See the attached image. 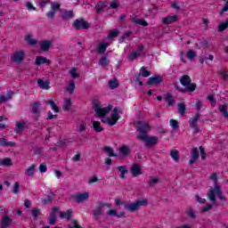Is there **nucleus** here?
<instances>
[{"label": "nucleus", "mask_w": 228, "mask_h": 228, "mask_svg": "<svg viewBox=\"0 0 228 228\" xmlns=\"http://www.w3.org/2000/svg\"><path fill=\"white\" fill-rule=\"evenodd\" d=\"M216 195L217 197H219L220 200H224V202L227 201V198L224 197L222 188L220 187V185H216L214 187V189H210L207 192V197L213 206H216Z\"/></svg>", "instance_id": "f257e3e1"}, {"label": "nucleus", "mask_w": 228, "mask_h": 228, "mask_svg": "<svg viewBox=\"0 0 228 228\" xmlns=\"http://www.w3.org/2000/svg\"><path fill=\"white\" fill-rule=\"evenodd\" d=\"M93 108L94 110V112L96 114V117L99 118H104L105 115H108L113 110V106L109 105L108 107L102 108V105L99 101H94L93 103Z\"/></svg>", "instance_id": "f03ea898"}, {"label": "nucleus", "mask_w": 228, "mask_h": 228, "mask_svg": "<svg viewBox=\"0 0 228 228\" xmlns=\"http://www.w3.org/2000/svg\"><path fill=\"white\" fill-rule=\"evenodd\" d=\"M137 138L141 142H143V143H145L148 149H152L154 145H158V142L159 140L158 136L156 135L151 136L149 134H146V135L137 134Z\"/></svg>", "instance_id": "7ed1b4c3"}, {"label": "nucleus", "mask_w": 228, "mask_h": 228, "mask_svg": "<svg viewBox=\"0 0 228 228\" xmlns=\"http://www.w3.org/2000/svg\"><path fill=\"white\" fill-rule=\"evenodd\" d=\"M120 119V108L115 107L111 111V118H108L106 120L102 119L103 124L108 126H115Z\"/></svg>", "instance_id": "20e7f679"}, {"label": "nucleus", "mask_w": 228, "mask_h": 228, "mask_svg": "<svg viewBox=\"0 0 228 228\" xmlns=\"http://www.w3.org/2000/svg\"><path fill=\"white\" fill-rule=\"evenodd\" d=\"M141 206H147V200H142L134 201V203L125 204V209L130 211V213H134L140 209Z\"/></svg>", "instance_id": "39448f33"}, {"label": "nucleus", "mask_w": 228, "mask_h": 228, "mask_svg": "<svg viewBox=\"0 0 228 228\" xmlns=\"http://www.w3.org/2000/svg\"><path fill=\"white\" fill-rule=\"evenodd\" d=\"M137 131L138 134H142V136L147 135V133L151 131V125H149L146 121H137Z\"/></svg>", "instance_id": "423d86ee"}, {"label": "nucleus", "mask_w": 228, "mask_h": 228, "mask_svg": "<svg viewBox=\"0 0 228 228\" xmlns=\"http://www.w3.org/2000/svg\"><path fill=\"white\" fill-rule=\"evenodd\" d=\"M199 118H200V113L198 112L189 119L190 127L194 130V133H199Z\"/></svg>", "instance_id": "0eeeda50"}, {"label": "nucleus", "mask_w": 228, "mask_h": 228, "mask_svg": "<svg viewBox=\"0 0 228 228\" xmlns=\"http://www.w3.org/2000/svg\"><path fill=\"white\" fill-rule=\"evenodd\" d=\"M73 28H75V29H88V28H90V23L83 19L75 20Z\"/></svg>", "instance_id": "6e6552de"}, {"label": "nucleus", "mask_w": 228, "mask_h": 228, "mask_svg": "<svg viewBox=\"0 0 228 228\" xmlns=\"http://www.w3.org/2000/svg\"><path fill=\"white\" fill-rule=\"evenodd\" d=\"M90 199V193L84 191V192H77L74 196V200L77 204H81L83 202H86V200H88Z\"/></svg>", "instance_id": "1a4fd4ad"}, {"label": "nucleus", "mask_w": 228, "mask_h": 228, "mask_svg": "<svg viewBox=\"0 0 228 228\" xmlns=\"http://www.w3.org/2000/svg\"><path fill=\"white\" fill-rule=\"evenodd\" d=\"M145 47L143 46V45H139L137 51L135 52H132L129 55H128V60L129 61H134V60H137L138 58H140V56H142V53H143V49Z\"/></svg>", "instance_id": "9d476101"}, {"label": "nucleus", "mask_w": 228, "mask_h": 228, "mask_svg": "<svg viewBox=\"0 0 228 228\" xmlns=\"http://www.w3.org/2000/svg\"><path fill=\"white\" fill-rule=\"evenodd\" d=\"M174 86L176 90H178V92H181L182 94H191L192 92H195V89L197 88V85H191L189 87L187 88H181L179 86V83L175 82L174 83Z\"/></svg>", "instance_id": "9b49d317"}, {"label": "nucleus", "mask_w": 228, "mask_h": 228, "mask_svg": "<svg viewBox=\"0 0 228 228\" xmlns=\"http://www.w3.org/2000/svg\"><path fill=\"white\" fill-rule=\"evenodd\" d=\"M58 10H60V4H58V3H52V4H51V11L46 12L47 19H50L51 20H53V19H54V17L56 15V12H58Z\"/></svg>", "instance_id": "f8f14e48"}, {"label": "nucleus", "mask_w": 228, "mask_h": 228, "mask_svg": "<svg viewBox=\"0 0 228 228\" xmlns=\"http://www.w3.org/2000/svg\"><path fill=\"white\" fill-rule=\"evenodd\" d=\"M24 60V52L23 51H16L12 56L11 57V61L18 65L22 63Z\"/></svg>", "instance_id": "ddd939ff"}, {"label": "nucleus", "mask_w": 228, "mask_h": 228, "mask_svg": "<svg viewBox=\"0 0 228 228\" xmlns=\"http://www.w3.org/2000/svg\"><path fill=\"white\" fill-rule=\"evenodd\" d=\"M180 83L183 86H185L186 88H190L191 85H197L195 83H191V78L188 75H183L180 78Z\"/></svg>", "instance_id": "4468645a"}, {"label": "nucleus", "mask_w": 228, "mask_h": 228, "mask_svg": "<svg viewBox=\"0 0 228 228\" xmlns=\"http://www.w3.org/2000/svg\"><path fill=\"white\" fill-rule=\"evenodd\" d=\"M179 20V18L177 15L173 16H167L162 18V22L165 24V26H168L169 24H174V22H177Z\"/></svg>", "instance_id": "2eb2a0df"}, {"label": "nucleus", "mask_w": 228, "mask_h": 228, "mask_svg": "<svg viewBox=\"0 0 228 228\" xmlns=\"http://www.w3.org/2000/svg\"><path fill=\"white\" fill-rule=\"evenodd\" d=\"M163 82V77L161 76H156V77H151L148 79V82L146 83V85H148L149 86H151L152 85H159V83Z\"/></svg>", "instance_id": "dca6fc26"}, {"label": "nucleus", "mask_w": 228, "mask_h": 228, "mask_svg": "<svg viewBox=\"0 0 228 228\" xmlns=\"http://www.w3.org/2000/svg\"><path fill=\"white\" fill-rule=\"evenodd\" d=\"M60 211V208H53L52 209V212L50 213V217L48 219V224L50 225H54L56 224V213Z\"/></svg>", "instance_id": "f3484780"}, {"label": "nucleus", "mask_w": 228, "mask_h": 228, "mask_svg": "<svg viewBox=\"0 0 228 228\" xmlns=\"http://www.w3.org/2000/svg\"><path fill=\"white\" fill-rule=\"evenodd\" d=\"M25 128H26V122L17 121L14 127V133H16V134H20V133H22V131H24Z\"/></svg>", "instance_id": "a211bd4d"}, {"label": "nucleus", "mask_w": 228, "mask_h": 228, "mask_svg": "<svg viewBox=\"0 0 228 228\" xmlns=\"http://www.w3.org/2000/svg\"><path fill=\"white\" fill-rule=\"evenodd\" d=\"M53 45V42L49 40L40 41L39 46L41 47V51L46 53L51 49V46Z\"/></svg>", "instance_id": "6ab92c4d"}, {"label": "nucleus", "mask_w": 228, "mask_h": 228, "mask_svg": "<svg viewBox=\"0 0 228 228\" xmlns=\"http://www.w3.org/2000/svg\"><path fill=\"white\" fill-rule=\"evenodd\" d=\"M131 174L133 177H138V175H142V167L139 164H134L131 167Z\"/></svg>", "instance_id": "aec40b11"}, {"label": "nucleus", "mask_w": 228, "mask_h": 228, "mask_svg": "<svg viewBox=\"0 0 228 228\" xmlns=\"http://www.w3.org/2000/svg\"><path fill=\"white\" fill-rule=\"evenodd\" d=\"M45 63H47L49 65V63H51V60H48L46 57H44L41 55L36 57L35 64L37 67H40V65H44Z\"/></svg>", "instance_id": "412c9836"}, {"label": "nucleus", "mask_w": 228, "mask_h": 228, "mask_svg": "<svg viewBox=\"0 0 228 228\" xmlns=\"http://www.w3.org/2000/svg\"><path fill=\"white\" fill-rule=\"evenodd\" d=\"M12 224V220L10 218V216H4L2 217L1 228H8Z\"/></svg>", "instance_id": "4be33fe9"}, {"label": "nucleus", "mask_w": 228, "mask_h": 228, "mask_svg": "<svg viewBox=\"0 0 228 228\" xmlns=\"http://www.w3.org/2000/svg\"><path fill=\"white\" fill-rule=\"evenodd\" d=\"M40 106H42V103L40 102H35L31 104V113H34V115H40Z\"/></svg>", "instance_id": "5701e85b"}, {"label": "nucleus", "mask_w": 228, "mask_h": 228, "mask_svg": "<svg viewBox=\"0 0 228 228\" xmlns=\"http://www.w3.org/2000/svg\"><path fill=\"white\" fill-rule=\"evenodd\" d=\"M108 216H116V218H122L126 216V212H120L119 214L115 209H110L107 212Z\"/></svg>", "instance_id": "b1692460"}, {"label": "nucleus", "mask_w": 228, "mask_h": 228, "mask_svg": "<svg viewBox=\"0 0 228 228\" xmlns=\"http://www.w3.org/2000/svg\"><path fill=\"white\" fill-rule=\"evenodd\" d=\"M108 6V3L103 1H99L97 4L95 5L96 13H102L103 12L104 8Z\"/></svg>", "instance_id": "393cba45"}, {"label": "nucleus", "mask_w": 228, "mask_h": 228, "mask_svg": "<svg viewBox=\"0 0 228 228\" xmlns=\"http://www.w3.org/2000/svg\"><path fill=\"white\" fill-rule=\"evenodd\" d=\"M37 86L39 88H42V90H49V88H51L49 86V82L44 81L42 78L37 79Z\"/></svg>", "instance_id": "a878e982"}, {"label": "nucleus", "mask_w": 228, "mask_h": 228, "mask_svg": "<svg viewBox=\"0 0 228 228\" xmlns=\"http://www.w3.org/2000/svg\"><path fill=\"white\" fill-rule=\"evenodd\" d=\"M0 146L1 147H15L13 142H8L5 138H0Z\"/></svg>", "instance_id": "bb28decb"}, {"label": "nucleus", "mask_w": 228, "mask_h": 228, "mask_svg": "<svg viewBox=\"0 0 228 228\" xmlns=\"http://www.w3.org/2000/svg\"><path fill=\"white\" fill-rule=\"evenodd\" d=\"M93 128L95 131V133H102L104 131V128L101 126V122L99 121H92Z\"/></svg>", "instance_id": "cd10ccee"}, {"label": "nucleus", "mask_w": 228, "mask_h": 228, "mask_svg": "<svg viewBox=\"0 0 228 228\" xmlns=\"http://www.w3.org/2000/svg\"><path fill=\"white\" fill-rule=\"evenodd\" d=\"M35 168H37V165L32 164L30 167H28L25 170V174H26L28 177H33V175H35Z\"/></svg>", "instance_id": "c85d7f7f"}, {"label": "nucleus", "mask_w": 228, "mask_h": 228, "mask_svg": "<svg viewBox=\"0 0 228 228\" xmlns=\"http://www.w3.org/2000/svg\"><path fill=\"white\" fill-rule=\"evenodd\" d=\"M102 209H104V204L100 203V205L94 210L93 215L96 217L101 216L102 215Z\"/></svg>", "instance_id": "c756f323"}, {"label": "nucleus", "mask_w": 228, "mask_h": 228, "mask_svg": "<svg viewBox=\"0 0 228 228\" xmlns=\"http://www.w3.org/2000/svg\"><path fill=\"white\" fill-rule=\"evenodd\" d=\"M152 74L151 71L147 70L145 67L140 69V73L137 75L139 77H149Z\"/></svg>", "instance_id": "7c9ffc66"}, {"label": "nucleus", "mask_w": 228, "mask_h": 228, "mask_svg": "<svg viewBox=\"0 0 228 228\" xmlns=\"http://www.w3.org/2000/svg\"><path fill=\"white\" fill-rule=\"evenodd\" d=\"M119 152L124 156H129V154H131V149L127 145H123L119 148Z\"/></svg>", "instance_id": "2f4dec72"}, {"label": "nucleus", "mask_w": 228, "mask_h": 228, "mask_svg": "<svg viewBox=\"0 0 228 228\" xmlns=\"http://www.w3.org/2000/svg\"><path fill=\"white\" fill-rule=\"evenodd\" d=\"M164 101L167 102L168 106H174V103L175 102V100H174V96L170 94L165 95Z\"/></svg>", "instance_id": "473e14b6"}, {"label": "nucleus", "mask_w": 228, "mask_h": 228, "mask_svg": "<svg viewBox=\"0 0 228 228\" xmlns=\"http://www.w3.org/2000/svg\"><path fill=\"white\" fill-rule=\"evenodd\" d=\"M110 46V43H101L98 45V53L100 54H102L103 53H106V49Z\"/></svg>", "instance_id": "72a5a7b5"}, {"label": "nucleus", "mask_w": 228, "mask_h": 228, "mask_svg": "<svg viewBox=\"0 0 228 228\" xmlns=\"http://www.w3.org/2000/svg\"><path fill=\"white\" fill-rule=\"evenodd\" d=\"M60 216L65 220H70L72 217V210L69 209L66 212H61Z\"/></svg>", "instance_id": "f704fd0d"}, {"label": "nucleus", "mask_w": 228, "mask_h": 228, "mask_svg": "<svg viewBox=\"0 0 228 228\" xmlns=\"http://www.w3.org/2000/svg\"><path fill=\"white\" fill-rule=\"evenodd\" d=\"M66 90L72 95V94H74V90H76V82L74 80H70Z\"/></svg>", "instance_id": "c9c22d12"}, {"label": "nucleus", "mask_w": 228, "mask_h": 228, "mask_svg": "<svg viewBox=\"0 0 228 228\" xmlns=\"http://www.w3.org/2000/svg\"><path fill=\"white\" fill-rule=\"evenodd\" d=\"M227 28H228V19H226L225 21L220 23L217 26V31L219 33H222V31H225V29H227Z\"/></svg>", "instance_id": "e433bc0d"}, {"label": "nucleus", "mask_w": 228, "mask_h": 228, "mask_svg": "<svg viewBox=\"0 0 228 228\" xmlns=\"http://www.w3.org/2000/svg\"><path fill=\"white\" fill-rule=\"evenodd\" d=\"M118 170L120 172V178L126 179V174H127V167L126 166H119L118 167Z\"/></svg>", "instance_id": "4c0bfd02"}, {"label": "nucleus", "mask_w": 228, "mask_h": 228, "mask_svg": "<svg viewBox=\"0 0 228 228\" xmlns=\"http://www.w3.org/2000/svg\"><path fill=\"white\" fill-rule=\"evenodd\" d=\"M218 76H220L221 79H223V81H228V74H227V70L221 69L217 71Z\"/></svg>", "instance_id": "58836bf2"}, {"label": "nucleus", "mask_w": 228, "mask_h": 228, "mask_svg": "<svg viewBox=\"0 0 228 228\" xmlns=\"http://www.w3.org/2000/svg\"><path fill=\"white\" fill-rule=\"evenodd\" d=\"M109 88H110L111 90L118 88V80L117 78L110 79L109 81Z\"/></svg>", "instance_id": "ea45409f"}, {"label": "nucleus", "mask_w": 228, "mask_h": 228, "mask_svg": "<svg viewBox=\"0 0 228 228\" xmlns=\"http://www.w3.org/2000/svg\"><path fill=\"white\" fill-rule=\"evenodd\" d=\"M170 157L172 158V159H174V161L178 163L179 162V151H177V150H171Z\"/></svg>", "instance_id": "a19ab883"}, {"label": "nucleus", "mask_w": 228, "mask_h": 228, "mask_svg": "<svg viewBox=\"0 0 228 228\" xmlns=\"http://www.w3.org/2000/svg\"><path fill=\"white\" fill-rule=\"evenodd\" d=\"M105 152H107L108 156L110 158H117V154L113 152V149L111 147L105 146L102 148Z\"/></svg>", "instance_id": "79ce46f5"}, {"label": "nucleus", "mask_w": 228, "mask_h": 228, "mask_svg": "<svg viewBox=\"0 0 228 228\" xmlns=\"http://www.w3.org/2000/svg\"><path fill=\"white\" fill-rule=\"evenodd\" d=\"M74 17V12H72L71 11H65L62 14H61V18L64 20H67L69 19H72Z\"/></svg>", "instance_id": "37998d69"}, {"label": "nucleus", "mask_w": 228, "mask_h": 228, "mask_svg": "<svg viewBox=\"0 0 228 228\" xmlns=\"http://www.w3.org/2000/svg\"><path fill=\"white\" fill-rule=\"evenodd\" d=\"M0 167H12L11 159L5 158L3 159H0Z\"/></svg>", "instance_id": "c03bdc74"}, {"label": "nucleus", "mask_w": 228, "mask_h": 228, "mask_svg": "<svg viewBox=\"0 0 228 228\" xmlns=\"http://www.w3.org/2000/svg\"><path fill=\"white\" fill-rule=\"evenodd\" d=\"M70 106H72V102L70 99H66L64 101V104L62 105L63 111H69V110H70Z\"/></svg>", "instance_id": "a18cd8bd"}, {"label": "nucleus", "mask_w": 228, "mask_h": 228, "mask_svg": "<svg viewBox=\"0 0 228 228\" xmlns=\"http://www.w3.org/2000/svg\"><path fill=\"white\" fill-rule=\"evenodd\" d=\"M219 111L223 115V117H224V118H228L227 105L219 106Z\"/></svg>", "instance_id": "49530a36"}, {"label": "nucleus", "mask_w": 228, "mask_h": 228, "mask_svg": "<svg viewBox=\"0 0 228 228\" xmlns=\"http://www.w3.org/2000/svg\"><path fill=\"white\" fill-rule=\"evenodd\" d=\"M178 113L182 116L186 113V104L184 102L178 103Z\"/></svg>", "instance_id": "de8ad7c7"}, {"label": "nucleus", "mask_w": 228, "mask_h": 228, "mask_svg": "<svg viewBox=\"0 0 228 228\" xmlns=\"http://www.w3.org/2000/svg\"><path fill=\"white\" fill-rule=\"evenodd\" d=\"M46 104H50L52 110L55 113H60V108L58 106H56V103L53 101H48V102H46Z\"/></svg>", "instance_id": "09e8293b"}, {"label": "nucleus", "mask_w": 228, "mask_h": 228, "mask_svg": "<svg viewBox=\"0 0 228 228\" xmlns=\"http://www.w3.org/2000/svg\"><path fill=\"white\" fill-rule=\"evenodd\" d=\"M100 65L103 68L105 67H108V63H110V60H108V57L106 56H102L101 59H100V61H99Z\"/></svg>", "instance_id": "8fccbe9b"}, {"label": "nucleus", "mask_w": 228, "mask_h": 228, "mask_svg": "<svg viewBox=\"0 0 228 228\" xmlns=\"http://www.w3.org/2000/svg\"><path fill=\"white\" fill-rule=\"evenodd\" d=\"M187 215L190 216V218H197V214L195 213V210H193V208L189 207L187 208Z\"/></svg>", "instance_id": "3c124183"}, {"label": "nucleus", "mask_w": 228, "mask_h": 228, "mask_svg": "<svg viewBox=\"0 0 228 228\" xmlns=\"http://www.w3.org/2000/svg\"><path fill=\"white\" fill-rule=\"evenodd\" d=\"M20 191V185L19 184V182L14 183V185L12 187V193L14 195H19V192Z\"/></svg>", "instance_id": "603ef678"}, {"label": "nucleus", "mask_w": 228, "mask_h": 228, "mask_svg": "<svg viewBox=\"0 0 228 228\" xmlns=\"http://www.w3.org/2000/svg\"><path fill=\"white\" fill-rule=\"evenodd\" d=\"M196 56H197V53H195V51H193V50H189V51L187 52V58H188L189 60L193 61V60H195Z\"/></svg>", "instance_id": "864d4df0"}, {"label": "nucleus", "mask_w": 228, "mask_h": 228, "mask_svg": "<svg viewBox=\"0 0 228 228\" xmlns=\"http://www.w3.org/2000/svg\"><path fill=\"white\" fill-rule=\"evenodd\" d=\"M169 124L172 127V129H174L175 131V129H179V122L175 119H170Z\"/></svg>", "instance_id": "5fc2aeb1"}, {"label": "nucleus", "mask_w": 228, "mask_h": 228, "mask_svg": "<svg viewBox=\"0 0 228 228\" xmlns=\"http://www.w3.org/2000/svg\"><path fill=\"white\" fill-rule=\"evenodd\" d=\"M119 34H120V31L117 29H113L110 32L108 38H117V37H118Z\"/></svg>", "instance_id": "6e6d98bb"}, {"label": "nucleus", "mask_w": 228, "mask_h": 228, "mask_svg": "<svg viewBox=\"0 0 228 228\" xmlns=\"http://www.w3.org/2000/svg\"><path fill=\"white\" fill-rule=\"evenodd\" d=\"M191 158L193 159H199V149L193 148L191 153Z\"/></svg>", "instance_id": "4d7b16f0"}, {"label": "nucleus", "mask_w": 228, "mask_h": 228, "mask_svg": "<svg viewBox=\"0 0 228 228\" xmlns=\"http://www.w3.org/2000/svg\"><path fill=\"white\" fill-rule=\"evenodd\" d=\"M26 40L29 45H37V44L38 43V41H37V39H33L29 36L26 37Z\"/></svg>", "instance_id": "13d9d810"}, {"label": "nucleus", "mask_w": 228, "mask_h": 228, "mask_svg": "<svg viewBox=\"0 0 228 228\" xmlns=\"http://www.w3.org/2000/svg\"><path fill=\"white\" fill-rule=\"evenodd\" d=\"M69 75L71 76V77H73L74 79H76V77H79V75H77V69L76 68H72L69 70Z\"/></svg>", "instance_id": "bf43d9fd"}, {"label": "nucleus", "mask_w": 228, "mask_h": 228, "mask_svg": "<svg viewBox=\"0 0 228 228\" xmlns=\"http://www.w3.org/2000/svg\"><path fill=\"white\" fill-rule=\"evenodd\" d=\"M131 35H132L131 31H127L124 35H122L121 37L119 38L120 44H122L124 42L125 38H129V37H131Z\"/></svg>", "instance_id": "052dcab7"}, {"label": "nucleus", "mask_w": 228, "mask_h": 228, "mask_svg": "<svg viewBox=\"0 0 228 228\" xmlns=\"http://www.w3.org/2000/svg\"><path fill=\"white\" fill-rule=\"evenodd\" d=\"M210 179L211 181H214V184L215 186H219L218 185V176L216 175V173H213L212 175H210Z\"/></svg>", "instance_id": "680f3d73"}, {"label": "nucleus", "mask_w": 228, "mask_h": 228, "mask_svg": "<svg viewBox=\"0 0 228 228\" xmlns=\"http://www.w3.org/2000/svg\"><path fill=\"white\" fill-rule=\"evenodd\" d=\"M25 6L27 8V10H28L29 12H31V10H37V8L35 6H33V4H31V2H27L25 4Z\"/></svg>", "instance_id": "e2e57ef3"}, {"label": "nucleus", "mask_w": 228, "mask_h": 228, "mask_svg": "<svg viewBox=\"0 0 228 228\" xmlns=\"http://www.w3.org/2000/svg\"><path fill=\"white\" fill-rule=\"evenodd\" d=\"M134 22L135 24H139L140 26H149V23H147L145 20H135Z\"/></svg>", "instance_id": "0e129e2a"}, {"label": "nucleus", "mask_w": 228, "mask_h": 228, "mask_svg": "<svg viewBox=\"0 0 228 228\" xmlns=\"http://www.w3.org/2000/svg\"><path fill=\"white\" fill-rule=\"evenodd\" d=\"M159 183V178L154 177L149 182V186H154L155 184H158Z\"/></svg>", "instance_id": "69168bd1"}, {"label": "nucleus", "mask_w": 228, "mask_h": 228, "mask_svg": "<svg viewBox=\"0 0 228 228\" xmlns=\"http://www.w3.org/2000/svg\"><path fill=\"white\" fill-rule=\"evenodd\" d=\"M31 215L34 218H37L38 215H40V209L36 208V209H32L31 211Z\"/></svg>", "instance_id": "338daca9"}, {"label": "nucleus", "mask_w": 228, "mask_h": 228, "mask_svg": "<svg viewBox=\"0 0 228 228\" xmlns=\"http://www.w3.org/2000/svg\"><path fill=\"white\" fill-rule=\"evenodd\" d=\"M200 156H201V159H206V150L204 149V147L200 146Z\"/></svg>", "instance_id": "774afa93"}]
</instances>
